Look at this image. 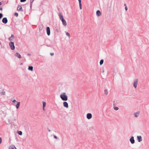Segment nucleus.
<instances>
[{
  "label": "nucleus",
  "mask_w": 149,
  "mask_h": 149,
  "mask_svg": "<svg viewBox=\"0 0 149 149\" xmlns=\"http://www.w3.org/2000/svg\"><path fill=\"white\" fill-rule=\"evenodd\" d=\"M58 16L59 17L60 20L62 22L63 25L64 26H66L67 24L66 21L64 19L63 17L61 15V13H58Z\"/></svg>",
  "instance_id": "f257e3e1"
},
{
  "label": "nucleus",
  "mask_w": 149,
  "mask_h": 149,
  "mask_svg": "<svg viewBox=\"0 0 149 149\" xmlns=\"http://www.w3.org/2000/svg\"><path fill=\"white\" fill-rule=\"evenodd\" d=\"M60 97L61 99L64 101H66L68 100L67 97L65 93H63L60 95Z\"/></svg>",
  "instance_id": "f03ea898"
},
{
  "label": "nucleus",
  "mask_w": 149,
  "mask_h": 149,
  "mask_svg": "<svg viewBox=\"0 0 149 149\" xmlns=\"http://www.w3.org/2000/svg\"><path fill=\"white\" fill-rule=\"evenodd\" d=\"M9 45L12 49L13 50L15 49V47L13 42H10Z\"/></svg>",
  "instance_id": "7ed1b4c3"
},
{
  "label": "nucleus",
  "mask_w": 149,
  "mask_h": 149,
  "mask_svg": "<svg viewBox=\"0 0 149 149\" xmlns=\"http://www.w3.org/2000/svg\"><path fill=\"white\" fill-rule=\"evenodd\" d=\"M138 81L137 79H136L135 81H134L133 84V86L135 87V88H136L137 87V85L138 83Z\"/></svg>",
  "instance_id": "20e7f679"
},
{
  "label": "nucleus",
  "mask_w": 149,
  "mask_h": 149,
  "mask_svg": "<svg viewBox=\"0 0 149 149\" xmlns=\"http://www.w3.org/2000/svg\"><path fill=\"white\" fill-rule=\"evenodd\" d=\"M2 22L4 24H6L8 22V20L6 17L3 18L2 20Z\"/></svg>",
  "instance_id": "39448f33"
},
{
  "label": "nucleus",
  "mask_w": 149,
  "mask_h": 149,
  "mask_svg": "<svg viewBox=\"0 0 149 149\" xmlns=\"http://www.w3.org/2000/svg\"><path fill=\"white\" fill-rule=\"evenodd\" d=\"M17 10L18 11H23V10H22V9L21 6H20V5L19 6H18V7L17 8Z\"/></svg>",
  "instance_id": "423d86ee"
},
{
  "label": "nucleus",
  "mask_w": 149,
  "mask_h": 149,
  "mask_svg": "<svg viewBox=\"0 0 149 149\" xmlns=\"http://www.w3.org/2000/svg\"><path fill=\"white\" fill-rule=\"evenodd\" d=\"M92 117V114L90 113H88L87 115V118L88 119H89L91 118Z\"/></svg>",
  "instance_id": "0eeeda50"
},
{
  "label": "nucleus",
  "mask_w": 149,
  "mask_h": 149,
  "mask_svg": "<svg viewBox=\"0 0 149 149\" xmlns=\"http://www.w3.org/2000/svg\"><path fill=\"white\" fill-rule=\"evenodd\" d=\"M130 141L132 144H133L134 143V140L133 136H132L131 137L130 139Z\"/></svg>",
  "instance_id": "6e6552de"
},
{
  "label": "nucleus",
  "mask_w": 149,
  "mask_h": 149,
  "mask_svg": "<svg viewBox=\"0 0 149 149\" xmlns=\"http://www.w3.org/2000/svg\"><path fill=\"white\" fill-rule=\"evenodd\" d=\"M42 106H43V110L44 111L45 110V107H46V103L45 101L42 102Z\"/></svg>",
  "instance_id": "1a4fd4ad"
},
{
  "label": "nucleus",
  "mask_w": 149,
  "mask_h": 149,
  "mask_svg": "<svg viewBox=\"0 0 149 149\" xmlns=\"http://www.w3.org/2000/svg\"><path fill=\"white\" fill-rule=\"evenodd\" d=\"M96 15L97 16L99 17V16H100L101 15V13L100 11L99 10H97L96 11Z\"/></svg>",
  "instance_id": "9d476101"
},
{
  "label": "nucleus",
  "mask_w": 149,
  "mask_h": 149,
  "mask_svg": "<svg viewBox=\"0 0 149 149\" xmlns=\"http://www.w3.org/2000/svg\"><path fill=\"white\" fill-rule=\"evenodd\" d=\"M15 56L18 58H21V55L18 53H17L15 54Z\"/></svg>",
  "instance_id": "9b49d317"
},
{
  "label": "nucleus",
  "mask_w": 149,
  "mask_h": 149,
  "mask_svg": "<svg viewBox=\"0 0 149 149\" xmlns=\"http://www.w3.org/2000/svg\"><path fill=\"white\" fill-rule=\"evenodd\" d=\"M63 105L65 107L67 108H68V103L66 102H63Z\"/></svg>",
  "instance_id": "f8f14e48"
},
{
  "label": "nucleus",
  "mask_w": 149,
  "mask_h": 149,
  "mask_svg": "<svg viewBox=\"0 0 149 149\" xmlns=\"http://www.w3.org/2000/svg\"><path fill=\"white\" fill-rule=\"evenodd\" d=\"M79 2V8L80 9H82V5L81 4V0H78Z\"/></svg>",
  "instance_id": "ddd939ff"
},
{
  "label": "nucleus",
  "mask_w": 149,
  "mask_h": 149,
  "mask_svg": "<svg viewBox=\"0 0 149 149\" xmlns=\"http://www.w3.org/2000/svg\"><path fill=\"white\" fill-rule=\"evenodd\" d=\"M50 29H47V35L49 36L50 35Z\"/></svg>",
  "instance_id": "4468645a"
},
{
  "label": "nucleus",
  "mask_w": 149,
  "mask_h": 149,
  "mask_svg": "<svg viewBox=\"0 0 149 149\" xmlns=\"http://www.w3.org/2000/svg\"><path fill=\"white\" fill-rule=\"evenodd\" d=\"M137 139L139 142H140L142 141V138L141 136H137Z\"/></svg>",
  "instance_id": "2eb2a0df"
},
{
  "label": "nucleus",
  "mask_w": 149,
  "mask_h": 149,
  "mask_svg": "<svg viewBox=\"0 0 149 149\" xmlns=\"http://www.w3.org/2000/svg\"><path fill=\"white\" fill-rule=\"evenodd\" d=\"M14 38V36L13 35H12V36H11V37H10V38H9V40H13V39Z\"/></svg>",
  "instance_id": "dca6fc26"
},
{
  "label": "nucleus",
  "mask_w": 149,
  "mask_h": 149,
  "mask_svg": "<svg viewBox=\"0 0 149 149\" xmlns=\"http://www.w3.org/2000/svg\"><path fill=\"white\" fill-rule=\"evenodd\" d=\"M139 115V112L135 113H134V115L135 117H137Z\"/></svg>",
  "instance_id": "f3484780"
},
{
  "label": "nucleus",
  "mask_w": 149,
  "mask_h": 149,
  "mask_svg": "<svg viewBox=\"0 0 149 149\" xmlns=\"http://www.w3.org/2000/svg\"><path fill=\"white\" fill-rule=\"evenodd\" d=\"M20 103L19 102H17V104L16 105V107L17 109H18V108L19 106Z\"/></svg>",
  "instance_id": "a211bd4d"
},
{
  "label": "nucleus",
  "mask_w": 149,
  "mask_h": 149,
  "mask_svg": "<svg viewBox=\"0 0 149 149\" xmlns=\"http://www.w3.org/2000/svg\"><path fill=\"white\" fill-rule=\"evenodd\" d=\"M28 70L31 71H33V67L32 66H29L28 68Z\"/></svg>",
  "instance_id": "6ab92c4d"
},
{
  "label": "nucleus",
  "mask_w": 149,
  "mask_h": 149,
  "mask_svg": "<svg viewBox=\"0 0 149 149\" xmlns=\"http://www.w3.org/2000/svg\"><path fill=\"white\" fill-rule=\"evenodd\" d=\"M34 0H31V3H30V7L31 8L32 7V3L33 2Z\"/></svg>",
  "instance_id": "aec40b11"
},
{
  "label": "nucleus",
  "mask_w": 149,
  "mask_h": 149,
  "mask_svg": "<svg viewBox=\"0 0 149 149\" xmlns=\"http://www.w3.org/2000/svg\"><path fill=\"white\" fill-rule=\"evenodd\" d=\"M103 62H104V61L103 59L101 60L100 62V64L101 65H102L103 63Z\"/></svg>",
  "instance_id": "412c9836"
},
{
  "label": "nucleus",
  "mask_w": 149,
  "mask_h": 149,
  "mask_svg": "<svg viewBox=\"0 0 149 149\" xmlns=\"http://www.w3.org/2000/svg\"><path fill=\"white\" fill-rule=\"evenodd\" d=\"M104 93L106 95H107L108 94V91L107 90H105L104 91Z\"/></svg>",
  "instance_id": "4be33fe9"
},
{
  "label": "nucleus",
  "mask_w": 149,
  "mask_h": 149,
  "mask_svg": "<svg viewBox=\"0 0 149 149\" xmlns=\"http://www.w3.org/2000/svg\"><path fill=\"white\" fill-rule=\"evenodd\" d=\"M14 15L16 16V17H17L18 15V13L16 12L15 13H14Z\"/></svg>",
  "instance_id": "5701e85b"
},
{
  "label": "nucleus",
  "mask_w": 149,
  "mask_h": 149,
  "mask_svg": "<svg viewBox=\"0 0 149 149\" xmlns=\"http://www.w3.org/2000/svg\"><path fill=\"white\" fill-rule=\"evenodd\" d=\"M18 134L19 135H21L22 134V132L21 131H19L18 132Z\"/></svg>",
  "instance_id": "b1692460"
},
{
  "label": "nucleus",
  "mask_w": 149,
  "mask_h": 149,
  "mask_svg": "<svg viewBox=\"0 0 149 149\" xmlns=\"http://www.w3.org/2000/svg\"><path fill=\"white\" fill-rule=\"evenodd\" d=\"M3 17V15L2 13H0V19H1Z\"/></svg>",
  "instance_id": "393cba45"
},
{
  "label": "nucleus",
  "mask_w": 149,
  "mask_h": 149,
  "mask_svg": "<svg viewBox=\"0 0 149 149\" xmlns=\"http://www.w3.org/2000/svg\"><path fill=\"white\" fill-rule=\"evenodd\" d=\"M66 34L67 36H68L69 37H70V34L68 33V32L66 33Z\"/></svg>",
  "instance_id": "a878e982"
},
{
  "label": "nucleus",
  "mask_w": 149,
  "mask_h": 149,
  "mask_svg": "<svg viewBox=\"0 0 149 149\" xmlns=\"http://www.w3.org/2000/svg\"><path fill=\"white\" fill-rule=\"evenodd\" d=\"M114 109L115 110H117L118 109V107H115L114 108Z\"/></svg>",
  "instance_id": "bb28decb"
},
{
  "label": "nucleus",
  "mask_w": 149,
  "mask_h": 149,
  "mask_svg": "<svg viewBox=\"0 0 149 149\" xmlns=\"http://www.w3.org/2000/svg\"><path fill=\"white\" fill-rule=\"evenodd\" d=\"M10 149H17L14 146L13 147H11L10 148Z\"/></svg>",
  "instance_id": "cd10ccee"
},
{
  "label": "nucleus",
  "mask_w": 149,
  "mask_h": 149,
  "mask_svg": "<svg viewBox=\"0 0 149 149\" xmlns=\"http://www.w3.org/2000/svg\"><path fill=\"white\" fill-rule=\"evenodd\" d=\"M26 0H20V2H24Z\"/></svg>",
  "instance_id": "c85d7f7f"
},
{
  "label": "nucleus",
  "mask_w": 149,
  "mask_h": 149,
  "mask_svg": "<svg viewBox=\"0 0 149 149\" xmlns=\"http://www.w3.org/2000/svg\"><path fill=\"white\" fill-rule=\"evenodd\" d=\"M13 103H15L16 102H17V101H16L15 100H13Z\"/></svg>",
  "instance_id": "c756f323"
},
{
  "label": "nucleus",
  "mask_w": 149,
  "mask_h": 149,
  "mask_svg": "<svg viewBox=\"0 0 149 149\" xmlns=\"http://www.w3.org/2000/svg\"><path fill=\"white\" fill-rule=\"evenodd\" d=\"M2 142V138L0 137V144Z\"/></svg>",
  "instance_id": "7c9ffc66"
},
{
  "label": "nucleus",
  "mask_w": 149,
  "mask_h": 149,
  "mask_svg": "<svg viewBox=\"0 0 149 149\" xmlns=\"http://www.w3.org/2000/svg\"><path fill=\"white\" fill-rule=\"evenodd\" d=\"M125 9L126 10V11H127V8L126 6L125 7Z\"/></svg>",
  "instance_id": "2f4dec72"
},
{
  "label": "nucleus",
  "mask_w": 149,
  "mask_h": 149,
  "mask_svg": "<svg viewBox=\"0 0 149 149\" xmlns=\"http://www.w3.org/2000/svg\"><path fill=\"white\" fill-rule=\"evenodd\" d=\"M54 137L55 139H57V137L56 136H55V135H54Z\"/></svg>",
  "instance_id": "473e14b6"
},
{
  "label": "nucleus",
  "mask_w": 149,
  "mask_h": 149,
  "mask_svg": "<svg viewBox=\"0 0 149 149\" xmlns=\"http://www.w3.org/2000/svg\"><path fill=\"white\" fill-rule=\"evenodd\" d=\"M54 53H51L50 54L51 56H53L54 55Z\"/></svg>",
  "instance_id": "72a5a7b5"
},
{
  "label": "nucleus",
  "mask_w": 149,
  "mask_h": 149,
  "mask_svg": "<svg viewBox=\"0 0 149 149\" xmlns=\"http://www.w3.org/2000/svg\"><path fill=\"white\" fill-rule=\"evenodd\" d=\"M2 10V7H0V10Z\"/></svg>",
  "instance_id": "f704fd0d"
},
{
  "label": "nucleus",
  "mask_w": 149,
  "mask_h": 149,
  "mask_svg": "<svg viewBox=\"0 0 149 149\" xmlns=\"http://www.w3.org/2000/svg\"><path fill=\"white\" fill-rule=\"evenodd\" d=\"M2 94L4 95L5 93V92H2Z\"/></svg>",
  "instance_id": "c9c22d12"
},
{
  "label": "nucleus",
  "mask_w": 149,
  "mask_h": 149,
  "mask_svg": "<svg viewBox=\"0 0 149 149\" xmlns=\"http://www.w3.org/2000/svg\"><path fill=\"white\" fill-rule=\"evenodd\" d=\"M1 5V3L0 2V6Z\"/></svg>",
  "instance_id": "e433bc0d"
},
{
  "label": "nucleus",
  "mask_w": 149,
  "mask_h": 149,
  "mask_svg": "<svg viewBox=\"0 0 149 149\" xmlns=\"http://www.w3.org/2000/svg\"><path fill=\"white\" fill-rule=\"evenodd\" d=\"M46 28H49V27L48 26H47Z\"/></svg>",
  "instance_id": "4c0bfd02"
},
{
  "label": "nucleus",
  "mask_w": 149,
  "mask_h": 149,
  "mask_svg": "<svg viewBox=\"0 0 149 149\" xmlns=\"http://www.w3.org/2000/svg\"><path fill=\"white\" fill-rule=\"evenodd\" d=\"M126 4H125L124 6H126Z\"/></svg>",
  "instance_id": "58836bf2"
}]
</instances>
